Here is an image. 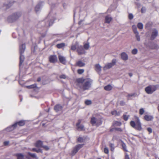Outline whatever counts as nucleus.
Returning a JSON list of instances; mask_svg holds the SVG:
<instances>
[{"label": "nucleus", "mask_w": 159, "mask_h": 159, "mask_svg": "<svg viewBox=\"0 0 159 159\" xmlns=\"http://www.w3.org/2000/svg\"><path fill=\"white\" fill-rule=\"evenodd\" d=\"M158 34V30L156 29L153 30L150 37L151 39L152 40H154L157 36Z\"/></svg>", "instance_id": "obj_10"}, {"label": "nucleus", "mask_w": 159, "mask_h": 159, "mask_svg": "<svg viewBox=\"0 0 159 159\" xmlns=\"http://www.w3.org/2000/svg\"><path fill=\"white\" fill-rule=\"evenodd\" d=\"M115 129L116 130L118 131L121 132L122 131V130L120 128H116Z\"/></svg>", "instance_id": "obj_55"}, {"label": "nucleus", "mask_w": 159, "mask_h": 159, "mask_svg": "<svg viewBox=\"0 0 159 159\" xmlns=\"http://www.w3.org/2000/svg\"><path fill=\"white\" fill-rule=\"evenodd\" d=\"M158 87V86L157 85H150L145 88V91L148 94H152L156 90Z\"/></svg>", "instance_id": "obj_5"}, {"label": "nucleus", "mask_w": 159, "mask_h": 159, "mask_svg": "<svg viewBox=\"0 0 159 159\" xmlns=\"http://www.w3.org/2000/svg\"><path fill=\"white\" fill-rule=\"evenodd\" d=\"M125 102L123 101H121L120 103V105L121 106H123V105H125Z\"/></svg>", "instance_id": "obj_54"}, {"label": "nucleus", "mask_w": 159, "mask_h": 159, "mask_svg": "<svg viewBox=\"0 0 159 159\" xmlns=\"http://www.w3.org/2000/svg\"><path fill=\"white\" fill-rule=\"evenodd\" d=\"M83 144H78L76 146V148L77 149L78 151L80 150V148L83 147Z\"/></svg>", "instance_id": "obj_35"}, {"label": "nucleus", "mask_w": 159, "mask_h": 159, "mask_svg": "<svg viewBox=\"0 0 159 159\" xmlns=\"http://www.w3.org/2000/svg\"><path fill=\"white\" fill-rule=\"evenodd\" d=\"M25 123L24 121H20L18 122H16L11 126L8 127L6 129L7 131H10L13 130L16 126L17 125L20 126H22L25 125Z\"/></svg>", "instance_id": "obj_3"}, {"label": "nucleus", "mask_w": 159, "mask_h": 159, "mask_svg": "<svg viewBox=\"0 0 159 159\" xmlns=\"http://www.w3.org/2000/svg\"><path fill=\"white\" fill-rule=\"evenodd\" d=\"M134 95V94H129L128 95V96L129 97H132Z\"/></svg>", "instance_id": "obj_60"}, {"label": "nucleus", "mask_w": 159, "mask_h": 159, "mask_svg": "<svg viewBox=\"0 0 159 159\" xmlns=\"http://www.w3.org/2000/svg\"><path fill=\"white\" fill-rule=\"evenodd\" d=\"M91 123L93 125H96L98 126L102 123V121L101 120H97L94 117H92L91 120Z\"/></svg>", "instance_id": "obj_6"}, {"label": "nucleus", "mask_w": 159, "mask_h": 159, "mask_svg": "<svg viewBox=\"0 0 159 159\" xmlns=\"http://www.w3.org/2000/svg\"><path fill=\"white\" fill-rule=\"evenodd\" d=\"M110 147L111 148V150L112 151H113L114 150L115 147L114 144L111 143L109 145Z\"/></svg>", "instance_id": "obj_38"}, {"label": "nucleus", "mask_w": 159, "mask_h": 159, "mask_svg": "<svg viewBox=\"0 0 159 159\" xmlns=\"http://www.w3.org/2000/svg\"><path fill=\"white\" fill-rule=\"evenodd\" d=\"M129 76L130 77H132V75H133L132 74V73H129Z\"/></svg>", "instance_id": "obj_62"}, {"label": "nucleus", "mask_w": 159, "mask_h": 159, "mask_svg": "<svg viewBox=\"0 0 159 159\" xmlns=\"http://www.w3.org/2000/svg\"><path fill=\"white\" fill-rule=\"evenodd\" d=\"M79 45V43L77 42H76L75 44H73L71 47V49L73 51H75L76 49L77 50V48Z\"/></svg>", "instance_id": "obj_17"}, {"label": "nucleus", "mask_w": 159, "mask_h": 159, "mask_svg": "<svg viewBox=\"0 0 159 159\" xmlns=\"http://www.w3.org/2000/svg\"><path fill=\"white\" fill-rule=\"evenodd\" d=\"M125 159H129V156L126 155L125 156Z\"/></svg>", "instance_id": "obj_59"}, {"label": "nucleus", "mask_w": 159, "mask_h": 159, "mask_svg": "<svg viewBox=\"0 0 159 159\" xmlns=\"http://www.w3.org/2000/svg\"><path fill=\"white\" fill-rule=\"evenodd\" d=\"M130 125L131 126L134 128H135L136 123L134 121H131L130 122Z\"/></svg>", "instance_id": "obj_37"}, {"label": "nucleus", "mask_w": 159, "mask_h": 159, "mask_svg": "<svg viewBox=\"0 0 159 159\" xmlns=\"http://www.w3.org/2000/svg\"><path fill=\"white\" fill-rule=\"evenodd\" d=\"M147 130L148 131L149 133H151L152 132V129L150 128H147Z\"/></svg>", "instance_id": "obj_52"}, {"label": "nucleus", "mask_w": 159, "mask_h": 159, "mask_svg": "<svg viewBox=\"0 0 159 159\" xmlns=\"http://www.w3.org/2000/svg\"><path fill=\"white\" fill-rule=\"evenodd\" d=\"M77 52L78 54L79 55L84 54L85 53V51L83 46L81 45H79L77 48Z\"/></svg>", "instance_id": "obj_8"}, {"label": "nucleus", "mask_w": 159, "mask_h": 159, "mask_svg": "<svg viewBox=\"0 0 159 159\" xmlns=\"http://www.w3.org/2000/svg\"><path fill=\"white\" fill-rule=\"evenodd\" d=\"M82 20H81L79 22V25H80L81 23L82 22Z\"/></svg>", "instance_id": "obj_63"}, {"label": "nucleus", "mask_w": 159, "mask_h": 159, "mask_svg": "<svg viewBox=\"0 0 159 159\" xmlns=\"http://www.w3.org/2000/svg\"><path fill=\"white\" fill-rule=\"evenodd\" d=\"M112 20V18L109 15H108L105 17L106 22L107 23H109Z\"/></svg>", "instance_id": "obj_23"}, {"label": "nucleus", "mask_w": 159, "mask_h": 159, "mask_svg": "<svg viewBox=\"0 0 159 159\" xmlns=\"http://www.w3.org/2000/svg\"><path fill=\"white\" fill-rule=\"evenodd\" d=\"M62 109V107L60 105H57L54 107V109L57 112L61 111Z\"/></svg>", "instance_id": "obj_19"}, {"label": "nucleus", "mask_w": 159, "mask_h": 159, "mask_svg": "<svg viewBox=\"0 0 159 159\" xmlns=\"http://www.w3.org/2000/svg\"><path fill=\"white\" fill-rule=\"evenodd\" d=\"M128 118L129 116H127L126 115H124V119L125 120H128Z\"/></svg>", "instance_id": "obj_50"}, {"label": "nucleus", "mask_w": 159, "mask_h": 159, "mask_svg": "<svg viewBox=\"0 0 159 159\" xmlns=\"http://www.w3.org/2000/svg\"><path fill=\"white\" fill-rule=\"evenodd\" d=\"M153 117L150 115H146L144 116V119L147 121H151L153 119Z\"/></svg>", "instance_id": "obj_18"}, {"label": "nucleus", "mask_w": 159, "mask_h": 159, "mask_svg": "<svg viewBox=\"0 0 159 159\" xmlns=\"http://www.w3.org/2000/svg\"><path fill=\"white\" fill-rule=\"evenodd\" d=\"M115 125L116 126H120L121 125V123L120 122L116 121L114 123Z\"/></svg>", "instance_id": "obj_44"}, {"label": "nucleus", "mask_w": 159, "mask_h": 159, "mask_svg": "<svg viewBox=\"0 0 159 159\" xmlns=\"http://www.w3.org/2000/svg\"><path fill=\"white\" fill-rule=\"evenodd\" d=\"M16 155L17 159H25L24 157V155L22 154H17Z\"/></svg>", "instance_id": "obj_26"}, {"label": "nucleus", "mask_w": 159, "mask_h": 159, "mask_svg": "<svg viewBox=\"0 0 159 159\" xmlns=\"http://www.w3.org/2000/svg\"><path fill=\"white\" fill-rule=\"evenodd\" d=\"M120 113L119 112H117L116 111H114L111 112V114L112 115L116 116L119 115Z\"/></svg>", "instance_id": "obj_32"}, {"label": "nucleus", "mask_w": 159, "mask_h": 159, "mask_svg": "<svg viewBox=\"0 0 159 159\" xmlns=\"http://www.w3.org/2000/svg\"><path fill=\"white\" fill-rule=\"evenodd\" d=\"M159 48V47L158 45L156 44H153L152 47H151V48L152 49H158Z\"/></svg>", "instance_id": "obj_29"}, {"label": "nucleus", "mask_w": 159, "mask_h": 159, "mask_svg": "<svg viewBox=\"0 0 159 159\" xmlns=\"http://www.w3.org/2000/svg\"><path fill=\"white\" fill-rule=\"evenodd\" d=\"M95 70L97 72H99L101 70L102 67L99 64H96L95 66Z\"/></svg>", "instance_id": "obj_20"}, {"label": "nucleus", "mask_w": 159, "mask_h": 159, "mask_svg": "<svg viewBox=\"0 0 159 159\" xmlns=\"http://www.w3.org/2000/svg\"><path fill=\"white\" fill-rule=\"evenodd\" d=\"M75 65L76 66L83 67L85 65V64L82 61L79 60L76 62Z\"/></svg>", "instance_id": "obj_16"}, {"label": "nucleus", "mask_w": 159, "mask_h": 159, "mask_svg": "<svg viewBox=\"0 0 159 159\" xmlns=\"http://www.w3.org/2000/svg\"><path fill=\"white\" fill-rule=\"evenodd\" d=\"M138 50L136 48H134L133 49L132 51V53L133 54H136L137 53Z\"/></svg>", "instance_id": "obj_40"}, {"label": "nucleus", "mask_w": 159, "mask_h": 159, "mask_svg": "<svg viewBox=\"0 0 159 159\" xmlns=\"http://www.w3.org/2000/svg\"><path fill=\"white\" fill-rule=\"evenodd\" d=\"M85 103L87 105H89L92 103V102L90 100H86L85 101Z\"/></svg>", "instance_id": "obj_41"}, {"label": "nucleus", "mask_w": 159, "mask_h": 159, "mask_svg": "<svg viewBox=\"0 0 159 159\" xmlns=\"http://www.w3.org/2000/svg\"><path fill=\"white\" fill-rule=\"evenodd\" d=\"M59 77L61 79H65L66 78V76L64 74H62V75H60L59 76Z\"/></svg>", "instance_id": "obj_49"}, {"label": "nucleus", "mask_w": 159, "mask_h": 159, "mask_svg": "<svg viewBox=\"0 0 159 159\" xmlns=\"http://www.w3.org/2000/svg\"><path fill=\"white\" fill-rule=\"evenodd\" d=\"M65 46V44L64 43L58 44L56 45V47L58 48H61L64 47Z\"/></svg>", "instance_id": "obj_25"}, {"label": "nucleus", "mask_w": 159, "mask_h": 159, "mask_svg": "<svg viewBox=\"0 0 159 159\" xmlns=\"http://www.w3.org/2000/svg\"><path fill=\"white\" fill-rule=\"evenodd\" d=\"M36 87V85L35 84L31 85V88H34Z\"/></svg>", "instance_id": "obj_56"}, {"label": "nucleus", "mask_w": 159, "mask_h": 159, "mask_svg": "<svg viewBox=\"0 0 159 159\" xmlns=\"http://www.w3.org/2000/svg\"><path fill=\"white\" fill-rule=\"evenodd\" d=\"M78 141L80 142H82L83 141V139L82 138H79L78 139Z\"/></svg>", "instance_id": "obj_53"}, {"label": "nucleus", "mask_w": 159, "mask_h": 159, "mask_svg": "<svg viewBox=\"0 0 159 159\" xmlns=\"http://www.w3.org/2000/svg\"><path fill=\"white\" fill-rule=\"evenodd\" d=\"M132 28L133 29V30L134 33L135 34H139V32L137 30V28L136 26L135 25H133L132 26Z\"/></svg>", "instance_id": "obj_28"}, {"label": "nucleus", "mask_w": 159, "mask_h": 159, "mask_svg": "<svg viewBox=\"0 0 159 159\" xmlns=\"http://www.w3.org/2000/svg\"><path fill=\"white\" fill-rule=\"evenodd\" d=\"M121 58L124 61H126L128 59V56L124 52H122L121 54Z\"/></svg>", "instance_id": "obj_15"}, {"label": "nucleus", "mask_w": 159, "mask_h": 159, "mask_svg": "<svg viewBox=\"0 0 159 159\" xmlns=\"http://www.w3.org/2000/svg\"><path fill=\"white\" fill-rule=\"evenodd\" d=\"M135 37L137 39V40L138 41H140V36L139 35V33L137 34H135Z\"/></svg>", "instance_id": "obj_43"}, {"label": "nucleus", "mask_w": 159, "mask_h": 159, "mask_svg": "<svg viewBox=\"0 0 159 159\" xmlns=\"http://www.w3.org/2000/svg\"><path fill=\"white\" fill-rule=\"evenodd\" d=\"M135 117L137 120L135 129L139 130H141L142 129L141 125L139 118L136 116H135Z\"/></svg>", "instance_id": "obj_7"}, {"label": "nucleus", "mask_w": 159, "mask_h": 159, "mask_svg": "<svg viewBox=\"0 0 159 159\" xmlns=\"http://www.w3.org/2000/svg\"><path fill=\"white\" fill-rule=\"evenodd\" d=\"M42 6V2H40L38 3L35 7V10L36 12L38 13L39 11Z\"/></svg>", "instance_id": "obj_13"}, {"label": "nucleus", "mask_w": 159, "mask_h": 159, "mask_svg": "<svg viewBox=\"0 0 159 159\" xmlns=\"http://www.w3.org/2000/svg\"><path fill=\"white\" fill-rule=\"evenodd\" d=\"M21 16V13L20 12L15 13L12 16L8 17V20L10 22H12L17 19Z\"/></svg>", "instance_id": "obj_4"}, {"label": "nucleus", "mask_w": 159, "mask_h": 159, "mask_svg": "<svg viewBox=\"0 0 159 159\" xmlns=\"http://www.w3.org/2000/svg\"><path fill=\"white\" fill-rule=\"evenodd\" d=\"M28 154L29 156L32 157H35L36 159H38V158L36 156V154L34 153H31L30 152H28Z\"/></svg>", "instance_id": "obj_30"}, {"label": "nucleus", "mask_w": 159, "mask_h": 159, "mask_svg": "<svg viewBox=\"0 0 159 159\" xmlns=\"http://www.w3.org/2000/svg\"><path fill=\"white\" fill-rule=\"evenodd\" d=\"M116 62V60L115 59H114L112 60V62L111 63L113 66H114Z\"/></svg>", "instance_id": "obj_47"}, {"label": "nucleus", "mask_w": 159, "mask_h": 159, "mask_svg": "<svg viewBox=\"0 0 159 159\" xmlns=\"http://www.w3.org/2000/svg\"><path fill=\"white\" fill-rule=\"evenodd\" d=\"M54 22V20H50L48 22V18L45 19L44 20L42 21L39 22L37 25V27L39 28H43V29L45 30L47 28L52 25Z\"/></svg>", "instance_id": "obj_1"}, {"label": "nucleus", "mask_w": 159, "mask_h": 159, "mask_svg": "<svg viewBox=\"0 0 159 159\" xmlns=\"http://www.w3.org/2000/svg\"><path fill=\"white\" fill-rule=\"evenodd\" d=\"M78 152V151L77 150V149L76 148V146L73 149V150L72 151L71 155L72 156H74L75 155L77 152Z\"/></svg>", "instance_id": "obj_31"}, {"label": "nucleus", "mask_w": 159, "mask_h": 159, "mask_svg": "<svg viewBox=\"0 0 159 159\" xmlns=\"http://www.w3.org/2000/svg\"><path fill=\"white\" fill-rule=\"evenodd\" d=\"M32 151H34V152H41L42 150L40 149H36L35 148H33L32 149Z\"/></svg>", "instance_id": "obj_39"}, {"label": "nucleus", "mask_w": 159, "mask_h": 159, "mask_svg": "<svg viewBox=\"0 0 159 159\" xmlns=\"http://www.w3.org/2000/svg\"><path fill=\"white\" fill-rule=\"evenodd\" d=\"M122 146L123 149L125 151H128L126 148V147L125 144L123 142L122 143Z\"/></svg>", "instance_id": "obj_33"}, {"label": "nucleus", "mask_w": 159, "mask_h": 159, "mask_svg": "<svg viewBox=\"0 0 159 159\" xmlns=\"http://www.w3.org/2000/svg\"><path fill=\"white\" fill-rule=\"evenodd\" d=\"M81 121L82 120H78V122L76 124L77 129L79 130L82 131L84 130V126L82 125H80Z\"/></svg>", "instance_id": "obj_9"}, {"label": "nucleus", "mask_w": 159, "mask_h": 159, "mask_svg": "<svg viewBox=\"0 0 159 159\" xmlns=\"http://www.w3.org/2000/svg\"><path fill=\"white\" fill-rule=\"evenodd\" d=\"M42 147L43 148L46 150H48L49 149V147L47 146H43Z\"/></svg>", "instance_id": "obj_51"}, {"label": "nucleus", "mask_w": 159, "mask_h": 159, "mask_svg": "<svg viewBox=\"0 0 159 159\" xmlns=\"http://www.w3.org/2000/svg\"><path fill=\"white\" fill-rule=\"evenodd\" d=\"M9 142L8 141H5L4 143V144L5 145H7L9 144Z\"/></svg>", "instance_id": "obj_58"}, {"label": "nucleus", "mask_w": 159, "mask_h": 159, "mask_svg": "<svg viewBox=\"0 0 159 159\" xmlns=\"http://www.w3.org/2000/svg\"><path fill=\"white\" fill-rule=\"evenodd\" d=\"M43 142L41 141H38L35 143V146L37 147H42Z\"/></svg>", "instance_id": "obj_24"}, {"label": "nucleus", "mask_w": 159, "mask_h": 159, "mask_svg": "<svg viewBox=\"0 0 159 159\" xmlns=\"http://www.w3.org/2000/svg\"><path fill=\"white\" fill-rule=\"evenodd\" d=\"M150 24L149 23H147L146 25H145V27L146 28H147L148 27H149L150 26Z\"/></svg>", "instance_id": "obj_57"}, {"label": "nucleus", "mask_w": 159, "mask_h": 159, "mask_svg": "<svg viewBox=\"0 0 159 159\" xmlns=\"http://www.w3.org/2000/svg\"><path fill=\"white\" fill-rule=\"evenodd\" d=\"M84 70L83 69H79L77 70V72L79 74H81L84 72Z\"/></svg>", "instance_id": "obj_45"}, {"label": "nucleus", "mask_w": 159, "mask_h": 159, "mask_svg": "<svg viewBox=\"0 0 159 159\" xmlns=\"http://www.w3.org/2000/svg\"><path fill=\"white\" fill-rule=\"evenodd\" d=\"M137 26L139 29H142L143 28V25L141 23H139L138 24Z\"/></svg>", "instance_id": "obj_34"}, {"label": "nucleus", "mask_w": 159, "mask_h": 159, "mask_svg": "<svg viewBox=\"0 0 159 159\" xmlns=\"http://www.w3.org/2000/svg\"><path fill=\"white\" fill-rule=\"evenodd\" d=\"M113 66V65L111 63H108L105 65L103 69L104 70H106L107 69L111 68Z\"/></svg>", "instance_id": "obj_22"}, {"label": "nucleus", "mask_w": 159, "mask_h": 159, "mask_svg": "<svg viewBox=\"0 0 159 159\" xmlns=\"http://www.w3.org/2000/svg\"><path fill=\"white\" fill-rule=\"evenodd\" d=\"M58 58L60 62L63 64H65L66 63V61L65 57L59 55L58 56Z\"/></svg>", "instance_id": "obj_12"}, {"label": "nucleus", "mask_w": 159, "mask_h": 159, "mask_svg": "<svg viewBox=\"0 0 159 159\" xmlns=\"http://www.w3.org/2000/svg\"><path fill=\"white\" fill-rule=\"evenodd\" d=\"M41 80V78L39 77V78H38L37 79V81L38 82H40Z\"/></svg>", "instance_id": "obj_61"}, {"label": "nucleus", "mask_w": 159, "mask_h": 159, "mask_svg": "<svg viewBox=\"0 0 159 159\" xmlns=\"http://www.w3.org/2000/svg\"><path fill=\"white\" fill-rule=\"evenodd\" d=\"M144 109L143 108H141L140 109L139 111V113L140 115H143V113H144Z\"/></svg>", "instance_id": "obj_42"}, {"label": "nucleus", "mask_w": 159, "mask_h": 159, "mask_svg": "<svg viewBox=\"0 0 159 159\" xmlns=\"http://www.w3.org/2000/svg\"><path fill=\"white\" fill-rule=\"evenodd\" d=\"M25 49V44H23L20 46L19 51L20 54L23 53Z\"/></svg>", "instance_id": "obj_14"}, {"label": "nucleus", "mask_w": 159, "mask_h": 159, "mask_svg": "<svg viewBox=\"0 0 159 159\" xmlns=\"http://www.w3.org/2000/svg\"><path fill=\"white\" fill-rule=\"evenodd\" d=\"M84 48L85 50H88L89 47V43H85L84 45Z\"/></svg>", "instance_id": "obj_36"}, {"label": "nucleus", "mask_w": 159, "mask_h": 159, "mask_svg": "<svg viewBox=\"0 0 159 159\" xmlns=\"http://www.w3.org/2000/svg\"><path fill=\"white\" fill-rule=\"evenodd\" d=\"M27 88L29 89H31V85L27 86Z\"/></svg>", "instance_id": "obj_64"}, {"label": "nucleus", "mask_w": 159, "mask_h": 159, "mask_svg": "<svg viewBox=\"0 0 159 159\" xmlns=\"http://www.w3.org/2000/svg\"><path fill=\"white\" fill-rule=\"evenodd\" d=\"M134 16L131 13H130L129 14L128 18L130 20H132Z\"/></svg>", "instance_id": "obj_46"}, {"label": "nucleus", "mask_w": 159, "mask_h": 159, "mask_svg": "<svg viewBox=\"0 0 159 159\" xmlns=\"http://www.w3.org/2000/svg\"><path fill=\"white\" fill-rule=\"evenodd\" d=\"M104 152L106 154H107L109 152L108 149L107 148H106V147L105 148H104Z\"/></svg>", "instance_id": "obj_48"}, {"label": "nucleus", "mask_w": 159, "mask_h": 159, "mask_svg": "<svg viewBox=\"0 0 159 159\" xmlns=\"http://www.w3.org/2000/svg\"><path fill=\"white\" fill-rule=\"evenodd\" d=\"M23 53L20 54V66L22 65L23 62L24 60V56L23 55Z\"/></svg>", "instance_id": "obj_21"}, {"label": "nucleus", "mask_w": 159, "mask_h": 159, "mask_svg": "<svg viewBox=\"0 0 159 159\" xmlns=\"http://www.w3.org/2000/svg\"><path fill=\"white\" fill-rule=\"evenodd\" d=\"M112 87L111 85L109 84L105 86L104 87V89L107 91H109L112 89Z\"/></svg>", "instance_id": "obj_27"}, {"label": "nucleus", "mask_w": 159, "mask_h": 159, "mask_svg": "<svg viewBox=\"0 0 159 159\" xmlns=\"http://www.w3.org/2000/svg\"><path fill=\"white\" fill-rule=\"evenodd\" d=\"M79 82L82 83L81 89L84 90L89 89L91 87L92 83V80L89 79H87L82 80V79L78 80Z\"/></svg>", "instance_id": "obj_2"}, {"label": "nucleus", "mask_w": 159, "mask_h": 159, "mask_svg": "<svg viewBox=\"0 0 159 159\" xmlns=\"http://www.w3.org/2000/svg\"><path fill=\"white\" fill-rule=\"evenodd\" d=\"M49 61L51 62L55 63L57 61V57L56 55H51L49 57Z\"/></svg>", "instance_id": "obj_11"}]
</instances>
